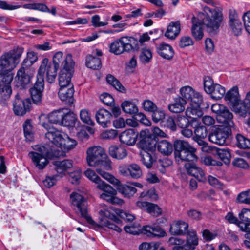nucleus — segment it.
<instances>
[{
  "instance_id": "27",
  "label": "nucleus",
  "mask_w": 250,
  "mask_h": 250,
  "mask_svg": "<svg viewBox=\"0 0 250 250\" xmlns=\"http://www.w3.org/2000/svg\"><path fill=\"white\" fill-rule=\"evenodd\" d=\"M109 155L115 159L121 160L125 158L127 155V151L121 146H111L109 147Z\"/></svg>"
},
{
  "instance_id": "29",
  "label": "nucleus",
  "mask_w": 250,
  "mask_h": 250,
  "mask_svg": "<svg viewBox=\"0 0 250 250\" xmlns=\"http://www.w3.org/2000/svg\"><path fill=\"white\" fill-rule=\"evenodd\" d=\"M216 118L219 122L226 125V126L229 128L234 126V124L232 121L233 115L226 107L221 114L217 116Z\"/></svg>"
},
{
  "instance_id": "23",
  "label": "nucleus",
  "mask_w": 250,
  "mask_h": 250,
  "mask_svg": "<svg viewBox=\"0 0 250 250\" xmlns=\"http://www.w3.org/2000/svg\"><path fill=\"white\" fill-rule=\"evenodd\" d=\"M138 133L133 129H127L122 132L119 136L121 143L128 146L133 145L137 140Z\"/></svg>"
},
{
  "instance_id": "28",
  "label": "nucleus",
  "mask_w": 250,
  "mask_h": 250,
  "mask_svg": "<svg viewBox=\"0 0 250 250\" xmlns=\"http://www.w3.org/2000/svg\"><path fill=\"white\" fill-rule=\"evenodd\" d=\"M238 216L240 219L238 227L241 231L246 230L250 227V209L243 208Z\"/></svg>"
},
{
  "instance_id": "32",
  "label": "nucleus",
  "mask_w": 250,
  "mask_h": 250,
  "mask_svg": "<svg viewBox=\"0 0 250 250\" xmlns=\"http://www.w3.org/2000/svg\"><path fill=\"white\" fill-rule=\"evenodd\" d=\"M158 53L163 58L170 60L174 56L172 47L168 44L162 43L157 47Z\"/></svg>"
},
{
  "instance_id": "38",
  "label": "nucleus",
  "mask_w": 250,
  "mask_h": 250,
  "mask_svg": "<svg viewBox=\"0 0 250 250\" xmlns=\"http://www.w3.org/2000/svg\"><path fill=\"white\" fill-rule=\"evenodd\" d=\"M86 65L87 67L94 70L99 69L102 66L101 60L92 55H88L86 59Z\"/></svg>"
},
{
  "instance_id": "48",
  "label": "nucleus",
  "mask_w": 250,
  "mask_h": 250,
  "mask_svg": "<svg viewBox=\"0 0 250 250\" xmlns=\"http://www.w3.org/2000/svg\"><path fill=\"white\" fill-rule=\"evenodd\" d=\"M142 175L140 167L136 164L132 163L129 165V176L132 178L138 179Z\"/></svg>"
},
{
  "instance_id": "6",
  "label": "nucleus",
  "mask_w": 250,
  "mask_h": 250,
  "mask_svg": "<svg viewBox=\"0 0 250 250\" xmlns=\"http://www.w3.org/2000/svg\"><path fill=\"white\" fill-rule=\"evenodd\" d=\"M174 155L177 161L194 162L197 159L196 149L184 140H177L174 142Z\"/></svg>"
},
{
  "instance_id": "7",
  "label": "nucleus",
  "mask_w": 250,
  "mask_h": 250,
  "mask_svg": "<svg viewBox=\"0 0 250 250\" xmlns=\"http://www.w3.org/2000/svg\"><path fill=\"white\" fill-rule=\"evenodd\" d=\"M138 41L132 37L124 36L115 41L110 45V52L115 55H120L125 51L139 49Z\"/></svg>"
},
{
  "instance_id": "58",
  "label": "nucleus",
  "mask_w": 250,
  "mask_h": 250,
  "mask_svg": "<svg viewBox=\"0 0 250 250\" xmlns=\"http://www.w3.org/2000/svg\"><path fill=\"white\" fill-rule=\"evenodd\" d=\"M159 246V244L155 242L143 243L139 246L140 250H156Z\"/></svg>"
},
{
  "instance_id": "53",
  "label": "nucleus",
  "mask_w": 250,
  "mask_h": 250,
  "mask_svg": "<svg viewBox=\"0 0 250 250\" xmlns=\"http://www.w3.org/2000/svg\"><path fill=\"white\" fill-rule=\"evenodd\" d=\"M84 174L89 180L95 183L97 186L104 183V182L102 181L100 177L96 175L95 172L91 169H87L85 171Z\"/></svg>"
},
{
  "instance_id": "15",
  "label": "nucleus",
  "mask_w": 250,
  "mask_h": 250,
  "mask_svg": "<svg viewBox=\"0 0 250 250\" xmlns=\"http://www.w3.org/2000/svg\"><path fill=\"white\" fill-rule=\"evenodd\" d=\"M32 75L29 71L19 69L15 78V86L20 89H25L31 82Z\"/></svg>"
},
{
  "instance_id": "30",
  "label": "nucleus",
  "mask_w": 250,
  "mask_h": 250,
  "mask_svg": "<svg viewBox=\"0 0 250 250\" xmlns=\"http://www.w3.org/2000/svg\"><path fill=\"white\" fill-rule=\"evenodd\" d=\"M186 104L187 101L185 99L178 96L174 98L173 103L168 105V109L172 113H181L184 111Z\"/></svg>"
},
{
  "instance_id": "17",
  "label": "nucleus",
  "mask_w": 250,
  "mask_h": 250,
  "mask_svg": "<svg viewBox=\"0 0 250 250\" xmlns=\"http://www.w3.org/2000/svg\"><path fill=\"white\" fill-rule=\"evenodd\" d=\"M192 161H188L184 165L187 172L195 177L199 182H205L207 177L204 170L197 167Z\"/></svg>"
},
{
  "instance_id": "33",
  "label": "nucleus",
  "mask_w": 250,
  "mask_h": 250,
  "mask_svg": "<svg viewBox=\"0 0 250 250\" xmlns=\"http://www.w3.org/2000/svg\"><path fill=\"white\" fill-rule=\"evenodd\" d=\"M232 110L239 116L245 117L250 114V106L248 103H246L245 101H240L232 108Z\"/></svg>"
},
{
  "instance_id": "57",
  "label": "nucleus",
  "mask_w": 250,
  "mask_h": 250,
  "mask_svg": "<svg viewBox=\"0 0 250 250\" xmlns=\"http://www.w3.org/2000/svg\"><path fill=\"white\" fill-rule=\"evenodd\" d=\"M232 164L234 167L244 169L248 168L249 167L248 163L241 158L237 157L234 158L232 162Z\"/></svg>"
},
{
  "instance_id": "47",
  "label": "nucleus",
  "mask_w": 250,
  "mask_h": 250,
  "mask_svg": "<svg viewBox=\"0 0 250 250\" xmlns=\"http://www.w3.org/2000/svg\"><path fill=\"white\" fill-rule=\"evenodd\" d=\"M176 126L181 129L188 128L190 125L192 124L193 120H192L190 122L189 119L184 116L179 115L176 119Z\"/></svg>"
},
{
  "instance_id": "40",
  "label": "nucleus",
  "mask_w": 250,
  "mask_h": 250,
  "mask_svg": "<svg viewBox=\"0 0 250 250\" xmlns=\"http://www.w3.org/2000/svg\"><path fill=\"white\" fill-rule=\"evenodd\" d=\"M63 111L59 110L50 113L48 116V121L50 123L61 125L63 119Z\"/></svg>"
},
{
  "instance_id": "60",
  "label": "nucleus",
  "mask_w": 250,
  "mask_h": 250,
  "mask_svg": "<svg viewBox=\"0 0 250 250\" xmlns=\"http://www.w3.org/2000/svg\"><path fill=\"white\" fill-rule=\"evenodd\" d=\"M165 114L163 111L156 109L152 112V118L155 123H158L162 120L165 117Z\"/></svg>"
},
{
  "instance_id": "55",
  "label": "nucleus",
  "mask_w": 250,
  "mask_h": 250,
  "mask_svg": "<svg viewBox=\"0 0 250 250\" xmlns=\"http://www.w3.org/2000/svg\"><path fill=\"white\" fill-rule=\"evenodd\" d=\"M147 212L153 216H158L162 214V209L157 204L150 203L147 208Z\"/></svg>"
},
{
  "instance_id": "31",
  "label": "nucleus",
  "mask_w": 250,
  "mask_h": 250,
  "mask_svg": "<svg viewBox=\"0 0 250 250\" xmlns=\"http://www.w3.org/2000/svg\"><path fill=\"white\" fill-rule=\"evenodd\" d=\"M158 151L165 156L170 155L173 150V144L166 140H162L157 142Z\"/></svg>"
},
{
  "instance_id": "25",
  "label": "nucleus",
  "mask_w": 250,
  "mask_h": 250,
  "mask_svg": "<svg viewBox=\"0 0 250 250\" xmlns=\"http://www.w3.org/2000/svg\"><path fill=\"white\" fill-rule=\"evenodd\" d=\"M224 99L227 101L228 104L232 108L241 101L238 88L233 87L228 91L224 95Z\"/></svg>"
},
{
  "instance_id": "62",
  "label": "nucleus",
  "mask_w": 250,
  "mask_h": 250,
  "mask_svg": "<svg viewBox=\"0 0 250 250\" xmlns=\"http://www.w3.org/2000/svg\"><path fill=\"white\" fill-rule=\"evenodd\" d=\"M81 176V171L77 170L69 174V181L73 184L77 185L79 183Z\"/></svg>"
},
{
  "instance_id": "4",
  "label": "nucleus",
  "mask_w": 250,
  "mask_h": 250,
  "mask_svg": "<svg viewBox=\"0 0 250 250\" xmlns=\"http://www.w3.org/2000/svg\"><path fill=\"white\" fill-rule=\"evenodd\" d=\"M33 148L36 152H30L28 155L36 167L39 169H43L48 164L47 159H53L65 155L64 152L48 145H37Z\"/></svg>"
},
{
  "instance_id": "46",
  "label": "nucleus",
  "mask_w": 250,
  "mask_h": 250,
  "mask_svg": "<svg viewBox=\"0 0 250 250\" xmlns=\"http://www.w3.org/2000/svg\"><path fill=\"white\" fill-rule=\"evenodd\" d=\"M235 202L238 204H250V189L240 192L237 195Z\"/></svg>"
},
{
  "instance_id": "34",
  "label": "nucleus",
  "mask_w": 250,
  "mask_h": 250,
  "mask_svg": "<svg viewBox=\"0 0 250 250\" xmlns=\"http://www.w3.org/2000/svg\"><path fill=\"white\" fill-rule=\"evenodd\" d=\"M180 30V23L179 21L171 22L167 26L165 35L167 38L174 39L179 35Z\"/></svg>"
},
{
  "instance_id": "43",
  "label": "nucleus",
  "mask_w": 250,
  "mask_h": 250,
  "mask_svg": "<svg viewBox=\"0 0 250 250\" xmlns=\"http://www.w3.org/2000/svg\"><path fill=\"white\" fill-rule=\"evenodd\" d=\"M61 125L65 126H72L75 124L76 120L75 114L72 112L64 113L63 112V116Z\"/></svg>"
},
{
  "instance_id": "1",
  "label": "nucleus",
  "mask_w": 250,
  "mask_h": 250,
  "mask_svg": "<svg viewBox=\"0 0 250 250\" xmlns=\"http://www.w3.org/2000/svg\"><path fill=\"white\" fill-rule=\"evenodd\" d=\"M23 50L22 47L18 46L0 57V104L3 106L7 105L12 95L11 83L14 78L12 71L19 63Z\"/></svg>"
},
{
  "instance_id": "51",
  "label": "nucleus",
  "mask_w": 250,
  "mask_h": 250,
  "mask_svg": "<svg viewBox=\"0 0 250 250\" xmlns=\"http://www.w3.org/2000/svg\"><path fill=\"white\" fill-rule=\"evenodd\" d=\"M194 90L190 86H185L180 89V93L182 96L181 98H183L185 100L190 101L192 97L194 95Z\"/></svg>"
},
{
  "instance_id": "41",
  "label": "nucleus",
  "mask_w": 250,
  "mask_h": 250,
  "mask_svg": "<svg viewBox=\"0 0 250 250\" xmlns=\"http://www.w3.org/2000/svg\"><path fill=\"white\" fill-rule=\"evenodd\" d=\"M106 81L108 83L113 86L117 90L122 93H125L126 89L121 83L113 75L108 74L106 76Z\"/></svg>"
},
{
  "instance_id": "19",
  "label": "nucleus",
  "mask_w": 250,
  "mask_h": 250,
  "mask_svg": "<svg viewBox=\"0 0 250 250\" xmlns=\"http://www.w3.org/2000/svg\"><path fill=\"white\" fill-rule=\"evenodd\" d=\"M188 224L183 221H175L170 224L169 232L173 235H185L188 231Z\"/></svg>"
},
{
  "instance_id": "45",
  "label": "nucleus",
  "mask_w": 250,
  "mask_h": 250,
  "mask_svg": "<svg viewBox=\"0 0 250 250\" xmlns=\"http://www.w3.org/2000/svg\"><path fill=\"white\" fill-rule=\"evenodd\" d=\"M237 146L243 149L250 148V140L241 134H237L236 136Z\"/></svg>"
},
{
  "instance_id": "16",
  "label": "nucleus",
  "mask_w": 250,
  "mask_h": 250,
  "mask_svg": "<svg viewBox=\"0 0 250 250\" xmlns=\"http://www.w3.org/2000/svg\"><path fill=\"white\" fill-rule=\"evenodd\" d=\"M145 132L140 133L139 145L143 151L154 152L157 147V142L150 136H145Z\"/></svg>"
},
{
  "instance_id": "21",
  "label": "nucleus",
  "mask_w": 250,
  "mask_h": 250,
  "mask_svg": "<svg viewBox=\"0 0 250 250\" xmlns=\"http://www.w3.org/2000/svg\"><path fill=\"white\" fill-rule=\"evenodd\" d=\"M74 90L73 86L70 87H60L58 92L60 99L69 106L73 104Z\"/></svg>"
},
{
  "instance_id": "52",
  "label": "nucleus",
  "mask_w": 250,
  "mask_h": 250,
  "mask_svg": "<svg viewBox=\"0 0 250 250\" xmlns=\"http://www.w3.org/2000/svg\"><path fill=\"white\" fill-rule=\"evenodd\" d=\"M194 134L193 137H199L200 138H206L208 134L207 128L203 125L196 126L194 127Z\"/></svg>"
},
{
  "instance_id": "49",
  "label": "nucleus",
  "mask_w": 250,
  "mask_h": 250,
  "mask_svg": "<svg viewBox=\"0 0 250 250\" xmlns=\"http://www.w3.org/2000/svg\"><path fill=\"white\" fill-rule=\"evenodd\" d=\"M99 214L100 215L101 218L108 220L107 219H110L111 221L115 222L116 223H120L121 221L114 214L111 213L107 209H104L99 211Z\"/></svg>"
},
{
  "instance_id": "37",
  "label": "nucleus",
  "mask_w": 250,
  "mask_h": 250,
  "mask_svg": "<svg viewBox=\"0 0 250 250\" xmlns=\"http://www.w3.org/2000/svg\"><path fill=\"white\" fill-rule=\"evenodd\" d=\"M225 89L221 85L215 83L211 89L210 92L208 94H210L211 98L218 100L221 99L225 94Z\"/></svg>"
},
{
  "instance_id": "11",
  "label": "nucleus",
  "mask_w": 250,
  "mask_h": 250,
  "mask_svg": "<svg viewBox=\"0 0 250 250\" xmlns=\"http://www.w3.org/2000/svg\"><path fill=\"white\" fill-rule=\"evenodd\" d=\"M97 188L104 192L100 195L101 199L113 205H121L124 203L122 199L116 196L117 190L105 182L97 185Z\"/></svg>"
},
{
  "instance_id": "64",
  "label": "nucleus",
  "mask_w": 250,
  "mask_h": 250,
  "mask_svg": "<svg viewBox=\"0 0 250 250\" xmlns=\"http://www.w3.org/2000/svg\"><path fill=\"white\" fill-rule=\"evenodd\" d=\"M143 106L146 111L151 112L155 111L157 108L156 104L153 102L148 100H146L144 101Z\"/></svg>"
},
{
  "instance_id": "59",
  "label": "nucleus",
  "mask_w": 250,
  "mask_h": 250,
  "mask_svg": "<svg viewBox=\"0 0 250 250\" xmlns=\"http://www.w3.org/2000/svg\"><path fill=\"white\" fill-rule=\"evenodd\" d=\"M104 219H101V225L103 226L107 227L108 228L113 229L118 232L122 231V229L117 226L116 225L113 223L111 221L108 220H104Z\"/></svg>"
},
{
  "instance_id": "5",
  "label": "nucleus",
  "mask_w": 250,
  "mask_h": 250,
  "mask_svg": "<svg viewBox=\"0 0 250 250\" xmlns=\"http://www.w3.org/2000/svg\"><path fill=\"white\" fill-rule=\"evenodd\" d=\"M45 117L44 114H42L39 117L41 125L48 130L45 134V137L52 144L62 149L68 151L74 148L77 145L76 141L70 138L67 135L63 137L59 130L50 127L48 123L42 122V119Z\"/></svg>"
},
{
  "instance_id": "44",
  "label": "nucleus",
  "mask_w": 250,
  "mask_h": 250,
  "mask_svg": "<svg viewBox=\"0 0 250 250\" xmlns=\"http://www.w3.org/2000/svg\"><path fill=\"white\" fill-rule=\"evenodd\" d=\"M23 127L26 140L29 142L32 141L33 139L34 135L30 120H27L23 124Z\"/></svg>"
},
{
  "instance_id": "12",
  "label": "nucleus",
  "mask_w": 250,
  "mask_h": 250,
  "mask_svg": "<svg viewBox=\"0 0 250 250\" xmlns=\"http://www.w3.org/2000/svg\"><path fill=\"white\" fill-rule=\"evenodd\" d=\"M228 137V133L223 125H215L209 133L208 140L213 143L222 146L225 143Z\"/></svg>"
},
{
  "instance_id": "2",
  "label": "nucleus",
  "mask_w": 250,
  "mask_h": 250,
  "mask_svg": "<svg viewBox=\"0 0 250 250\" xmlns=\"http://www.w3.org/2000/svg\"><path fill=\"white\" fill-rule=\"evenodd\" d=\"M203 11L204 12L199 13L197 18L194 16L192 18L191 33L197 41L201 40L204 36L201 25L210 35H215L219 32L223 20L222 13L217 8L212 9L205 6Z\"/></svg>"
},
{
  "instance_id": "56",
  "label": "nucleus",
  "mask_w": 250,
  "mask_h": 250,
  "mask_svg": "<svg viewBox=\"0 0 250 250\" xmlns=\"http://www.w3.org/2000/svg\"><path fill=\"white\" fill-rule=\"evenodd\" d=\"M164 126L172 131H175L177 129L176 120L171 116L168 117L166 119Z\"/></svg>"
},
{
  "instance_id": "13",
  "label": "nucleus",
  "mask_w": 250,
  "mask_h": 250,
  "mask_svg": "<svg viewBox=\"0 0 250 250\" xmlns=\"http://www.w3.org/2000/svg\"><path fill=\"white\" fill-rule=\"evenodd\" d=\"M42 66L43 70L42 79H44V73L45 71H46L47 81L50 83H54L57 76V71L59 68L51 62L49 63V60L46 58H44L42 60L41 64L38 69V73L39 72L40 70L42 69Z\"/></svg>"
},
{
  "instance_id": "20",
  "label": "nucleus",
  "mask_w": 250,
  "mask_h": 250,
  "mask_svg": "<svg viewBox=\"0 0 250 250\" xmlns=\"http://www.w3.org/2000/svg\"><path fill=\"white\" fill-rule=\"evenodd\" d=\"M143 233L150 238L163 237L166 235V232L159 226H144L142 229Z\"/></svg>"
},
{
  "instance_id": "3",
  "label": "nucleus",
  "mask_w": 250,
  "mask_h": 250,
  "mask_svg": "<svg viewBox=\"0 0 250 250\" xmlns=\"http://www.w3.org/2000/svg\"><path fill=\"white\" fill-rule=\"evenodd\" d=\"M87 164L96 167V170L104 178L110 182H119V180L109 173L105 172L111 169V161L107 158L104 150L100 146L89 148L86 152Z\"/></svg>"
},
{
  "instance_id": "36",
  "label": "nucleus",
  "mask_w": 250,
  "mask_h": 250,
  "mask_svg": "<svg viewBox=\"0 0 250 250\" xmlns=\"http://www.w3.org/2000/svg\"><path fill=\"white\" fill-rule=\"evenodd\" d=\"M55 170L58 173H62L73 167V161L64 159L62 161H56L53 162Z\"/></svg>"
},
{
  "instance_id": "50",
  "label": "nucleus",
  "mask_w": 250,
  "mask_h": 250,
  "mask_svg": "<svg viewBox=\"0 0 250 250\" xmlns=\"http://www.w3.org/2000/svg\"><path fill=\"white\" fill-rule=\"evenodd\" d=\"M80 117L81 121L84 124L93 126L94 122L92 120L89 112L86 109H82L80 112Z\"/></svg>"
},
{
  "instance_id": "26",
  "label": "nucleus",
  "mask_w": 250,
  "mask_h": 250,
  "mask_svg": "<svg viewBox=\"0 0 250 250\" xmlns=\"http://www.w3.org/2000/svg\"><path fill=\"white\" fill-rule=\"evenodd\" d=\"M186 234V244L180 247L179 250H193L195 249V246L198 244V239L195 231L188 230Z\"/></svg>"
},
{
  "instance_id": "14",
  "label": "nucleus",
  "mask_w": 250,
  "mask_h": 250,
  "mask_svg": "<svg viewBox=\"0 0 250 250\" xmlns=\"http://www.w3.org/2000/svg\"><path fill=\"white\" fill-rule=\"evenodd\" d=\"M31 102L29 99L22 100L20 98V95L17 93L15 97V100L13 102V111L15 115L23 116L26 112L29 111L31 107Z\"/></svg>"
},
{
  "instance_id": "18",
  "label": "nucleus",
  "mask_w": 250,
  "mask_h": 250,
  "mask_svg": "<svg viewBox=\"0 0 250 250\" xmlns=\"http://www.w3.org/2000/svg\"><path fill=\"white\" fill-rule=\"evenodd\" d=\"M229 17V25L232 32L235 36L239 35L241 33L243 25L238 19L236 11L234 10H230Z\"/></svg>"
},
{
  "instance_id": "39",
  "label": "nucleus",
  "mask_w": 250,
  "mask_h": 250,
  "mask_svg": "<svg viewBox=\"0 0 250 250\" xmlns=\"http://www.w3.org/2000/svg\"><path fill=\"white\" fill-rule=\"evenodd\" d=\"M123 111L127 114L132 115L137 113L138 109L136 104L129 101H125L121 104Z\"/></svg>"
},
{
  "instance_id": "63",
  "label": "nucleus",
  "mask_w": 250,
  "mask_h": 250,
  "mask_svg": "<svg viewBox=\"0 0 250 250\" xmlns=\"http://www.w3.org/2000/svg\"><path fill=\"white\" fill-rule=\"evenodd\" d=\"M215 83H213L212 79L208 76H206L204 79V88L205 91L208 93L210 92L212 87Z\"/></svg>"
},
{
  "instance_id": "42",
  "label": "nucleus",
  "mask_w": 250,
  "mask_h": 250,
  "mask_svg": "<svg viewBox=\"0 0 250 250\" xmlns=\"http://www.w3.org/2000/svg\"><path fill=\"white\" fill-rule=\"evenodd\" d=\"M216 154L224 164H229L231 157L229 149H218L216 151Z\"/></svg>"
},
{
  "instance_id": "9",
  "label": "nucleus",
  "mask_w": 250,
  "mask_h": 250,
  "mask_svg": "<svg viewBox=\"0 0 250 250\" xmlns=\"http://www.w3.org/2000/svg\"><path fill=\"white\" fill-rule=\"evenodd\" d=\"M63 68L61 70L59 76V83L60 87H70L73 85L71 83L73 76L75 62L72 55L67 54L63 62Z\"/></svg>"
},
{
  "instance_id": "24",
  "label": "nucleus",
  "mask_w": 250,
  "mask_h": 250,
  "mask_svg": "<svg viewBox=\"0 0 250 250\" xmlns=\"http://www.w3.org/2000/svg\"><path fill=\"white\" fill-rule=\"evenodd\" d=\"M111 183L117 185V190L124 197L130 198L137 192V189L132 185L120 184L119 181L118 183H116V181Z\"/></svg>"
},
{
  "instance_id": "22",
  "label": "nucleus",
  "mask_w": 250,
  "mask_h": 250,
  "mask_svg": "<svg viewBox=\"0 0 250 250\" xmlns=\"http://www.w3.org/2000/svg\"><path fill=\"white\" fill-rule=\"evenodd\" d=\"M111 113L104 109H100L96 113L97 122L103 127H107L111 125Z\"/></svg>"
},
{
  "instance_id": "54",
  "label": "nucleus",
  "mask_w": 250,
  "mask_h": 250,
  "mask_svg": "<svg viewBox=\"0 0 250 250\" xmlns=\"http://www.w3.org/2000/svg\"><path fill=\"white\" fill-rule=\"evenodd\" d=\"M152 57L151 51L148 49H143L139 56L140 61L144 64L148 63Z\"/></svg>"
},
{
  "instance_id": "35",
  "label": "nucleus",
  "mask_w": 250,
  "mask_h": 250,
  "mask_svg": "<svg viewBox=\"0 0 250 250\" xmlns=\"http://www.w3.org/2000/svg\"><path fill=\"white\" fill-rule=\"evenodd\" d=\"M141 162L147 168H150L156 161V157L154 152L142 151L140 153Z\"/></svg>"
},
{
  "instance_id": "8",
  "label": "nucleus",
  "mask_w": 250,
  "mask_h": 250,
  "mask_svg": "<svg viewBox=\"0 0 250 250\" xmlns=\"http://www.w3.org/2000/svg\"><path fill=\"white\" fill-rule=\"evenodd\" d=\"M70 199L76 214L84 218L89 224L94 225L95 222L88 214L86 199L77 192L71 194Z\"/></svg>"
},
{
  "instance_id": "10",
  "label": "nucleus",
  "mask_w": 250,
  "mask_h": 250,
  "mask_svg": "<svg viewBox=\"0 0 250 250\" xmlns=\"http://www.w3.org/2000/svg\"><path fill=\"white\" fill-rule=\"evenodd\" d=\"M43 71L42 66V69L37 73L36 83L30 89L32 100L37 105L42 103V92L44 88V80L42 79Z\"/></svg>"
},
{
  "instance_id": "61",
  "label": "nucleus",
  "mask_w": 250,
  "mask_h": 250,
  "mask_svg": "<svg viewBox=\"0 0 250 250\" xmlns=\"http://www.w3.org/2000/svg\"><path fill=\"white\" fill-rule=\"evenodd\" d=\"M58 175H53L52 176H47L44 180H43L42 183L46 188H50L53 186L56 183V177Z\"/></svg>"
}]
</instances>
